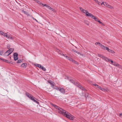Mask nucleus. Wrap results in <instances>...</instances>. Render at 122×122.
<instances>
[{
    "label": "nucleus",
    "mask_w": 122,
    "mask_h": 122,
    "mask_svg": "<svg viewBox=\"0 0 122 122\" xmlns=\"http://www.w3.org/2000/svg\"><path fill=\"white\" fill-rule=\"evenodd\" d=\"M62 113H61V114H62V115L68 118L69 119L72 120H73L74 118L75 117L74 116L71 115L66 110H63V111H62Z\"/></svg>",
    "instance_id": "1"
},
{
    "label": "nucleus",
    "mask_w": 122,
    "mask_h": 122,
    "mask_svg": "<svg viewBox=\"0 0 122 122\" xmlns=\"http://www.w3.org/2000/svg\"><path fill=\"white\" fill-rule=\"evenodd\" d=\"M14 50L13 48H10L5 53L4 55L5 56H8Z\"/></svg>",
    "instance_id": "2"
},
{
    "label": "nucleus",
    "mask_w": 122,
    "mask_h": 122,
    "mask_svg": "<svg viewBox=\"0 0 122 122\" xmlns=\"http://www.w3.org/2000/svg\"><path fill=\"white\" fill-rule=\"evenodd\" d=\"M51 104L52 106L54 107L55 108H56L59 110V112L60 113V114L61 113H62V111H63V110L64 109H62V108L56 105H55L53 104Z\"/></svg>",
    "instance_id": "3"
},
{
    "label": "nucleus",
    "mask_w": 122,
    "mask_h": 122,
    "mask_svg": "<svg viewBox=\"0 0 122 122\" xmlns=\"http://www.w3.org/2000/svg\"><path fill=\"white\" fill-rule=\"evenodd\" d=\"M29 98L31 100L33 101L34 102L36 103H37L38 104H39V102H38L36 100H35V99H36L34 97H33L32 96H30V97H29Z\"/></svg>",
    "instance_id": "4"
},
{
    "label": "nucleus",
    "mask_w": 122,
    "mask_h": 122,
    "mask_svg": "<svg viewBox=\"0 0 122 122\" xmlns=\"http://www.w3.org/2000/svg\"><path fill=\"white\" fill-rule=\"evenodd\" d=\"M14 60L16 61L18 59V54L17 53H15L14 54Z\"/></svg>",
    "instance_id": "5"
},
{
    "label": "nucleus",
    "mask_w": 122,
    "mask_h": 122,
    "mask_svg": "<svg viewBox=\"0 0 122 122\" xmlns=\"http://www.w3.org/2000/svg\"><path fill=\"white\" fill-rule=\"evenodd\" d=\"M59 91L62 94H64L65 93V89L63 88L60 87Z\"/></svg>",
    "instance_id": "6"
},
{
    "label": "nucleus",
    "mask_w": 122,
    "mask_h": 122,
    "mask_svg": "<svg viewBox=\"0 0 122 122\" xmlns=\"http://www.w3.org/2000/svg\"><path fill=\"white\" fill-rule=\"evenodd\" d=\"M86 15L87 16H90L93 19L95 17V16H94L91 13H87L86 14Z\"/></svg>",
    "instance_id": "7"
},
{
    "label": "nucleus",
    "mask_w": 122,
    "mask_h": 122,
    "mask_svg": "<svg viewBox=\"0 0 122 122\" xmlns=\"http://www.w3.org/2000/svg\"><path fill=\"white\" fill-rule=\"evenodd\" d=\"M48 82L51 85L52 87V88H53V87L54 86V85L55 84V83L52 81L51 80H49Z\"/></svg>",
    "instance_id": "8"
},
{
    "label": "nucleus",
    "mask_w": 122,
    "mask_h": 122,
    "mask_svg": "<svg viewBox=\"0 0 122 122\" xmlns=\"http://www.w3.org/2000/svg\"><path fill=\"white\" fill-rule=\"evenodd\" d=\"M98 89H100L101 90L104 92H107V91L106 89H105L104 88H102L100 86H98Z\"/></svg>",
    "instance_id": "9"
},
{
    "label": "nucleus",
    "mask_w": 122,
    "mask_h": 122,
    "mask_svg": "<svg viewBox=\"0 0 122 122\" xmlns=\"http://www.w3.org/2000/svg\"><path fill=\"white\" fill-rule=\"evenodd\" d=\"M21 11L22 12L24 13L27 16H29L30 15L26 11H25L23 10H22Z\"/></svg>",
    "instance_id": "10"
},
{
    "label": "nucleus",
    "mask_w": 122,
    "mask_h": 122,
    "mask_svg": "<svg viewBox=\"0 0 122 122\" xmlns=\"http://www.w3.org/2000/svg\"><path fill=\"white\" fill-rule=\"evenodd\" d=\"M112 65L115 66H118L119 67H120L121 66L119 65V64L115 62H114Z\"/></svg>",
    "instance_id": "11"
},
{
    "label": "nucleus",
    "mask_w": 122,
    "mask_h": 122,
    "mask_svg": "<svg viewBox=\"0 0 122 122\" xmlns=\"http://www.w3.org/2000/svg\"><path fill=\"white\" fill-rule=\"evenodd\" d=\"M27 66V64L26 63H25L21 64V66L24 68H25Z\"/></svg>",
    "instance_id": "12"
},
{
    "label": "nucleus",
    "mask_w": 122,
    "mask_h": 122,
    "mask_svg": "<svg viewBox=\"0 0 122 122\" xmlns=\"http://www.w3.org/2000/svg\"><path fill=\"white\" fill-rule=\"evenodd\" d=\"M105 6L110 8H113V7L112 6L109 5L107 3L106 4V5Z\"/></svg>",
    "instance_id": "13"
},
{
    "label": "nucleus",
    "mask_w": 122,
    "mask_h": 122,
    "mask_svg": "<svg viewBox=\"0 0 122 122\" xmlns=\"http://www.w3.org/2000/svg\"><path fill=\"white\" fill-rule=\"evenodd\" d=\"M0 59L3 60L5 62L7 63H10V62H9V61L8 60H6V59H2V58H0Z\"/></svg>",
    "instance_id": "14"
},
{
    "label": "nucleus",
    "mask_w": 122,
    "mask_h": 122,
    "mask_svg": "<svg viewBox=\"0 0 122 122\" xmlns=\"http://www.w3.org/2000/svg\"><path fill=\"white\" fill-rule=\"evenodd\" d=\"M107 51L113 53H115V52L113 50L108 49Z\"/></svg>",
    "instance_id": "15"
},
{
    "label": "nucleus",
    "mask_w": 122,
    "mask_h": 122,
    "mask_svg": "<svg viewBox=\"0 0 122 122\" xmlns=\"http://www.w3.org/2000/svg\"><path fill=\"white\" fill-rule=\"evenodd\" d=\"M67 59L69 60L72 61L74 62H75V61L74 60L72 59L69 57H68Z\"/></svg>",
    "instance_id": "16"
},
{
    "label": "nucleus",
    "mask_w": 122,
    "mask_h": 122,
    "mask_svg": "<svg viewBox=\"0 0 122 122\" xmlns=\"http://www.w3.org/2000/svg\"><path fill=\"white\" fill-rule=\"evenodd\" d=\"M74 84L76 86H77L78 87H79V86H80L79 83V82H75V83H74Z\"/></svg>",
    "instance_id": "17"
},
{
    "label": "nucleus",
    "mask_w": 122,
    "mask_h": 122,
    "mask_svg": "<svg viewBox=\"0 0 122 122\" xmlns=\"http://www.w3.org/2000/svg\"><path fill=\"white\" fill-rule=\"evenodd\" d=\"M25 95L26 96L29 98L31 96L29 93L27 92L25 93Z\"/></svg>",
    "instance_id": "18"
},
{
    "label": "nucleus",
    "mask_w": 122,
    "mask_h": 122,
    "mask_svg": "<svg viewBox=\"0 0 122 122\" xmlns=\"http://www.w3.org/2000/svg\"><path fill=\"white\" fill-rule=\"evenodd\" d=\"M84 13H86V14L87 13H89L87 11L84 9H83L82 12Z\"/></svg>",
    "instance_id": "19"
},
{
    "label": "nucleus",
    "mask_w": 122,
    "mask_h": 122,
    "mask_svg": "<svg viewBox=\"0 0 122 122\" xmlns=\"http://www.w3.org/2000/svg\"><path fill=\"white\" fill-rule=\"evenodd\" d=\"M7 38H9L11 40H13V38L12 36H10L9 35H8V37Z\"/></svg>",
    "instance_id": "20"
},
{
    "label": "nucleus",
    "mask_w": 122,
    "mask_h": 122,
    "mask_svg": "<svg viewBox=\"0 0 122 122\" xmlns=\"http://www.w3.org/2000/svg\"><path fill=\"white\" fill-rule=\"evenodd\" d=\"M60 87H58L57 86H56L55 87H54V86L53 88L54 89H55L59 91V89H60Z\"/></svg>",
    "instance_id": "21"
},
{
    "label": "nucleus",
    "mask_w": 122,
    "mask_h": 122,
    "mask_svg": "<svg viewBox=\"0 0 122 122\" xmlns=\"http://www.w3.org/2000/svg\"><path fill=\"white\" fill-rule=\"evenodd\" d=\"M2 35L3 36H4L6 37L7 38L8 37V34H7L5 33L4 32V33H3Z\"/></svg>",
    "instance_id": "22"
},
{
    "label": "nucleus",
    "mask_w": 122,
    "mask_h": 122,
    "mask_svg": "<svg viewBox=\"0 0 122 122\" xmlns=\"http://www.w3.org/2000/svg\"><path fill=\"white\" fill-rule=\"evenodd\" d=\"M79 88L81 89V90H85V88L81 85H80V86H79Z\"/></svg>",
    "instance_id": "23"
},
{
    "label": "nucleus",
    "mask_w": 122,
    "mask_h": 122,
    "mask_svg": "<svg viewBox=\"0 0 122 122\" xmlns=\"http://www.w3.org/2000/svg\"><path fill=\"white\" fill-rule=\"evenodd\" d=\"M42 66L41 65L39 64H37L36 66H37L38 67L40 68H41Z\"/></svg>",
    "instance_id": "24"
},
{
    "label": "nucleus",
    "mask_w": 122,
    "mask_h": 122,
    "mask_svg": "<svg viewBox=\"0 0 122 122\" xmlns=\"http://www.w3.org/2000/svg\"><path fill=\"white\" fill-rule=\"evenodd\" d=\"M42 70L44 71H46V68L43 66H42V67L41 68Z\"/></svg>",
    "instance_id": "25"
},
{
    "label": "nucleus",
    "mask_w": 122,
    "mask_h": 122,
    "mask_svg": "<svg viewBox=\"0 0 122 122\" xmlns=\"http://www.w3.org/2000/svg\"><path fill=\"white\" fill-rule=\"evenodd\" d=\"M72 51L73 52H75L78 54H79L80 53L74 49H72Z\"/></svg>",
    "instance_id": "26"
},
{
    "label": "nucleus",
    "mask_w": 122,
    "mask_h": 122,
    "mask_svg": "<svg viewBox=\"0 0 122 122\" xmlns=\"http://www.w3.org/2000/svg\"><path fill=\"white\" fill-rule=\"evenodd\" d=\"M22 62V60H18L17 61V63H19Z\"/></svg>",
    "instance_id": "27"
},
{
    "label": "nucleus",
    "mask_w": 122,
    "mask_h": 122,
    "mask_svg": "<svg viewBox=\"0 0 122 122\" xmlns=\"http://www.w3.org/2000/svg\"><path fill=\"white\" fill-rule=\"evenodd\" d=\"M36 2L38 4H40L41 5V4H42V3L40 1H39L38 0H36Z\"/></svg>",
    "instance_id": "28"
},
{
    "label": "nucleus",
    "mask_w": 122,
    "mask_h": 122,
    "mask_svg": "<svg viewBox=\"0 0 122 122\" xmlns=\"http://www.w3.org/2000/svg\"><path fill=\"white\" fill-rule=\"evenodd\" d=\"M60 54L61 55H63L65 57H66V58H67L68 57V56H67V55H66V54H63L62 53V52H61V53Z\"/></svg>",
    "instance_id": "29"
},
{
    "label": "nucleus",
    "mask_w": 122,
    "mask_h": 122,
    "mask_svg": "<svg viewBox=\"0 0 122 122\" xmlns=\"http://www.w3.org/2000/svg\"><path fill=\"white\" fill-rule=\"evenodd\" d=\"M96 3H97L99 5H101L102 4L100 2L98 1V0H97L96 1Z\"/></svg>",
    "instance_id": "30"
},
{
    "label": "nucleus",
    "mask_w": 122,
    "mask_h": 122,
    "mask_svg": "<svg viewBox=\"0 0 122 122\" xmlns=\"http://www.w3.org/2000/svg\"><path fill=\"white\" fill-rule=\"evenodd\" d=\"M70 81L72 83L74 84V83H75V82L73 80H70Z\"/></svg>",
    "instance_id": "31"
},
{
    "label": "nucleus",
    "mask_w": 122,
    "mask_h": 122,
    "mask_svg": "<svg viewBox=\"0 0 122 122\" xmlns=\"http://www.w3.org/2000/svg\"><path fill=\"white\" fill-rule=\"evenodd\" d=\"M108 48H109L108 47L104 46L103 49H106L107 51L108 49Z\"/></svg>",
    "instance_id": "32"
},
{
    "label": "nucleus",
    "mask_w": 122,
    "mask_h": 122,
    "mask_svg": "<svg viewBox=\"0 0 122 122\" xmlns=\"http://www.w3.org/2000/svg\"><path fill=\"white\" fill-rule=\"evenodd\" d=\"M110 60V59H109L107 58L106 57L105 60L107 62H109Z\"/></svg>",
    "instance_id": "33"
},
{
    "label": "nucleus",
    "mask_w": 122,
    "mask_h": 122,
    "mask_svg": "<svg viewBox=\"0 0 122 122\" xmlns=\"http://www.w3.org/2000/svg\"><path fill=\"white\" fill-rule=\"evenodd\" d=\"M107 3L106 2H103L102 3H101L102 4H101V5L103 4L105 6H106V5Z\"/></svg>",
    "instance_id": "34"
},
{
    "label": "nucleus",
    "mask_w": 122,
    "mask_h": 122,
    "mask_svg": "<svg viewBox=\"0 0 122 122\" xmlns=\"http://www.w3.org/2000/svg\"><path fill=\"white\" fill-rule=\"evenodd\" d=\"M94 19L95 21H97L98 20V19L96 18V17H95L94 18Z\"/></svg>",
    "instance_id": "35"
},
{
    "label": "nucleus",
    "mask_w": 122,
    "mask_h": 122,
    "mask_svg": "<svg viewBox=\"0 0 122 122\" xmlns=\"http://www.w3.org/2000/svg\"><path fill=\"white\" fill-rule=\"evenodd\" d=\"M84 22L87 25H89V23L87 21H85Z\"/></svg>",
    "instance_id": "36"
},
{
    "label": "nucleus",
    "mask_w": 122,
    "mask_h": 122,
    "mask_svg": "<svg viewBox=\"0 0 122 122\" xmlns=\"http://www.w3.org/2000/svg\"><path fill=\"white\" fill-rule=\"evenodd\" d=\"M51 10L52 11H53L54 12H56V10L55 9H53L52 8H51Z\"/></svg>",
    "instance_id": "37"
},
{
    "label": "nucleus",
    "mask_w": 122,
    "mask_h": 122,
    "mask_svg": "<svg viewBox=\"0 0 122 122\" xmlns=\"http://www.w3.org/2000/svg\"><path fill=\"white\" fill-rule=\"evenodd\" d=\"M110 61L111 62V63H112V64H113V63L114 62H113V61H112V60H111V59H110V60H109V62H110Z\"/></svg>",
    "instance_id": "38"
},
{
    "label": "nucleus",
    "mask_w": 122,
    "mask_h": 122,
    "mask_svg": "<svg viewBox=\"0 0 122 122\" xmlns=\"http://www.w3.org/2000/svg\"><path fill=\"white\" fill-rule=\"evenodd\" d=\"M106 57L105 56H103L102 57V59H104V60H105V58H106Z\"/></svg>",
    "instance_id": "39"
},
{
    "label": "nucleus",
    "mask_w": 122,
    "mask_h": 122,
    "mask_svg": "<svg viewBox=\"0 0 122 122\" xmlns=\"http://www.w3.org/2000/svg\"><path fill=\"white\" fill-rule=\"evenodd\" d=\"M3 33H4V32L2 31H0V34H1V35H2L3 34Z\"/></svg>",
    "instance_id": "40"
},
{
    "label": "nucleus",
    "mask_w": 122,
    "mask_h": 122,
    "mask_svg": "<svg viewBox=\"0 0 122 122\" xmlns=\"http://www.w3.org/2000/svg\"><path fill=\"white\" fill-rule=\"evenodd\" d=\"M94 85H95L96 87H97V88H98V86H99L98 85L96 84H94Z\"/></svg>",
    "instance_id": "41"
},
{
    "label": "nucleus",
    "mask_w": 122,
    "mask_h": 122,
    "mask_svg": "<svg viewBox=\"0 0 122 122\" xmlns=\"http://www.w3.org/2000/svg\"><path fill=\"white\" fill-rule=\"evenodd\" d=\"M104 46L103 45H101V46L100 47L102 48L103 49L104 48Z\"/></svg>",
    "instance_id": "42"
},
{
    "label": "nucleus",
    "mask_w": 122,
    "mask_h": 122,
    "mask_svg": "<svg viewBox=\"0 0 122 122\" xmlns=\"http://www.w3.org/2000/svg\"><path fill=\"white\" fill-rule=\"evenodd\" d=\"M98 56H99L100 57H101L102 58V57L103 56L101 54H98Z\"/></svg>",
    "instance_id": "43"
},
{
    "label": "nucleus",
    "mask_w": 122,
    "mask_h": 122,
    "mask_svg": "<svg viewBox=\"0 0 122 122\" xmlns=\"http://www.w3.org/2000/svg\"><path fill=\"white\" fill-rule=\"evenodd\" d=\"M80 10H81V11L82 12L83 10V9L82 8H81V7H80Z\"/></svg>",
    "instance_id": "44"
},
{
    "label": "nucleus",
    "mask_w": 122,
    "mask_h": 122,
    "mask_svg": "<svg viewBox=\"0 0 122 122\" xmlns=\"http://www.w3.org/2000/svg\"><path fill=\"white\" fill-rule=\"evenodd\" d=\"M47 7L49 8L51 10V7L49 6H47Z\"/></svg>",
    "instance_id": "45"
},
{
    "label": "nucleus",
    "mask_w": 122,
    "mask_h": 122,
    "mask_svg": "<svg viewBox=\"0 0 122 122\" xmlns=\"http://www.w3.org/2000/svg\"><path fill=\"white\" fill-rule=\"evenodd\" d=\"M32 18L33 19H34L37 22H38V21L36 19H35L34 17H32Z\"/></svg>",
    "instance_id": "46"
},
{
    "label": "nucleus",
    "mask_w": 122,
    "mask_h": 122,
    "mask_svg": "<svg viewBox=\"0 0 122 122\" xmlns=\"http://www.w3.org/2000/svg\"><path fill=\"white\" fill-rule=\"evenodd\" d=\"M3 54V52L0 51V55H2Z\"/></svg>",
    "instance_id": "47"
},
{
    "label": "nucleus",
    "mask_w": 122,
    "mask_h": 122,
    "mask_svg": "<svg viewBox=\"0 0 122 122\" xmlns=\"http://www.w3.org/2000/svg\"><path fill=\"white\" fill-rule=\"evenodd\" d=\"M100 24H101L102 25H103V26H104L105 25L102 22H101V23Z\"/></svg>",
    "instance_id": "48"
},
{
    "label": "nucleus",
    "mask_w": 122,
    "mask_h": 122,
    "mask_svg": "<svg viewBox=\"0 0 122 122\" xmlns=\"http://www.w3.org/2000/svg\"><path fill=\"white\" fill-rule=\"evenodd\" d=\"M97 22H98L100 24L101 23V22L100 21V20H98Z\"/></svg>",
    "instance_id": "49"
},
{
    "label": "nucleus",
    "mask_w": 122,
    "mask_h": 122,
    "mask_svg": "<svg viewBox=\"0 0 122 122\" xmlns=\"http://www.w3.org/2000/svg\"><path fill=\"white\" fill-rule=\"evenodd\" d=\"M42 6L44 7L45 6L44 4H42H42H41V5Z\"/></svg>",
    "instance_id": "50"
},
{
    "label": "nucleus",
    "mask_w": 122,
    "mask_h": 122,
    "mask_svg": "<svg viewBox=\"0 0 122 122\" xmlns=\"http://www.w3.org/2000/svg\"><path fill=\"white\" fill-rule=\"evenodd\" d=\"M10 47V46L9 45H8L7 46V48L8 49H9Z\"/></svg>",
    "instance_id": "51"
},
{
    "label": "nucleus",
    "mask_w": 122,
    "mask_h": 122,
    "mask_svg": "<svg viewBox=\"0 0 122 122\" xmlns=\"http://www.w3.org/2000/svg\"><path fill=\"white\" fill-rule=\"evenodd\" d=\"M99 42H96L95 43V44H96V45L99 44Z\"/></svg>",
    "instance_id": "52"
},
{
    "label": "nucleus",
    "mask_w": 122,
    "mask_h": 122,
    "mask_svg": "<svg viewBox=\"0 0 122 122\" xmlns=\"http://www.w3.org/2000/svg\"><path fill=\"white\" fill-rule=\"evenodd\" d=\"M44 5H45V6H46L47 7V6H48V5L46 4H45Z\"/></svg>",
    "instance_id": "53"
},
{
    "label": "nucleus",
    "mask_w": 122,
    "mask_h": 122,
    "mask_svg": "<svg viewBox=\"0 0 122 122\" xmlns=\"http://www.w3.org/2000/svg\"><path fill=\"white\" fill-rule=\"evenodd\" d=\"M99 46H101V45H102V44H101L99 42Z\"/></svg>",
    "instance_id": "54"
},
{
    "label": "nucleus",
    "mask_w": 122,
    "mask_h": 122,
    "mask_svg": "<svg viewBox=\"0 0 122 122\" xmlns=\"http://www.w3.org/2000/svg\"><path fill=\"white\" fill-rule=\"evenodd\" d=\"M122 115V113H121L120 114V116L121 117Z\"/></svg>",
    "instance_id": "55"
},
{
    "label": "nucleus",
    "mask_w": 122,
    "mask_h": 122,
    "mask_svg": "<svg viewBox=\"0 0 122 122\" xmlns=\"http://www.w3.org/2000/svg\"><path fill=\"white\" fill-rule=\"evenodd\" d=\"M59 51V50H58V51Z\"/></svg>",
    "instance_id": "56"
},
{
    "label": "nucleus",
    "mask_w": 122,
    "mask_h": 122,
    "mask_svg": "<svg viewBox=\"0 0 122 122\" xmlns=\"http://www.w3.org/2000/svg\"><path fill=\"white\" fill-rule=\"evenodd\" d=\"M10 59H11V57H10Z\"/></svg>",
    "instance_id": "57"
},
{
    "label": "nucleus",
    "mask_w": 122,
    "mask_h": 122,
    "mask_svg": "<svg viewBox=\"0 0 122 122\" xmlns=\"http://www.w3.org/2000/svg\"><path fill=\"white\" fill-rule=\"evenodd\" d=\"M7 54H8V53H7Z\"/></svg>",
    "instance_id": "58"
},
{
    "label": "nucleus",
    "mask_w": 122,
    "mask_h": 122,
    "mask_svg": "<svg viewBox=\"0 0 122 122\" xmlns=\"http://www.w3.org/2000/svg\"><path fill=\"white\" fill-rule=\"evenodd\" d=\"M1 31L0 30V31Z\"/></svg>",
    "instance_id": "59"
}]
</instances>
